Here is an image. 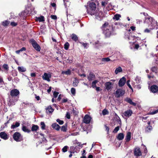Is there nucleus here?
<instances>
[{
	"label": "nucleus",
	"mask_w": 158,
	"mask_h": 158,
	"mask_svg": "<svg viewBox=\"0 0 158 158\" xmlns=\"http://www.w3.org/2000/svg\"><path fill=\"white\" fill-rule=\"evenodd\" d=\"M143 23L148 24L151 29H153L155 27L157 28L158 27V23L152 18L148 15L145 17Z\"/></svg>",
	"instance_id": "obj_1"
},
{
	"label": "nucleus",
	"mask_w": 158,
	"mask_h": 158,
	"mask_svg": "<svg viewBox=\"0 0 158 158\" xmlns=\"http://www.w3.org/2000/svg\"><path fill=\"white\" fill-rule=\"evenodd\" d=\"M103 33L106 37H109L112 34L113 30L112 27L108 25L107 23H105L102 26Z\"/></svg>",
	"instance_id": "obj_2"
},
{
	"label": "nucleus",
	"mask_w": 158,
	"mask_h": 158,
	"mask_svg": "<svg viewBox=\"0 0 158 158\" xmlns=\"http://www.w3.org/2000/svg\"><path fill=\"white\" fill-rule=\"evenodd\" d=\"M89 10H87V12L88 13L92 15L95 14V12L96 9V4L93 2H90L89 5Z\"/></svg>",
	"instance_id": "obj_3"
},
{
	"label": "nucleus",
	"mask_w": 158,
	"mask_h": 158,
	"mask_svg": "<svg viewBox=\"0 0 158 158\" xmlns=\"http://www.w3.org/2000/svg\"><path fill=\"white\" fill-rule=\"evenodd\" d=\"M94 15L95 16L96 19L98 20H102L104 17L103 12L99 10H98V11H95Z\"/></svg>",
	"instance_id": "obj_4"
},
{
	"label": "nucleus",
	"mask_w": 158,
	"mask_h": 158,
	"mask_svg": "<svg viewBox=\"0 0 158 158\" xmlns=\"http://www.w3.org/2000/svg\"><path fill=\"white\" fill-rule=\"evenodd\" d=\"M13 138L17 142H20L23 140L22 136L18 132H15L14 134Z\"/></svg>",
	"instance_id": "obj_5"
},
{
	"label": "nucleus",
	"mask_w": 158,
	"mask_h": 158,
	"mask_svg": "<svg viewBox=\"0 0 158 158\" xmlns=\"http://www.w3.org/2000/svg\"><path fill=\"white\" fill-rule=\"evenodd\" d=\"M30 43L32 44L33 48L37 51H40V47L36 42L33 39L30 40Z\"/></svg>",
	"instance_id": "obj_6"
},
{
	"label": "nucleus",
	"mask_w": 158,
	"mask_h": 158,
	"mask_svg": "<svg viewBox=\"0 0 158 158\" xmlns=\"http://www.w3.org/2000/svg\"><path fill=\"white\" fill-rule=\"evenodd\" d=\"M52 77L51 73L50 72L48 73H44L42 77L44 80L47 81L48 82L50 81V79Z\"/></svg>",
	"instance_id": "obj_7"
},
{
	"label": "nucleus",
	"mask_w": 158,
	"mask_h": 158,
	"mask_svg": "<svg viewBox=\"0 0 158 158\" xmlns=\"http://www.w3.org/2000/svg\"><path fill=\"white\" fill-rule=\"evenodd\" d=\"M125 93V90L122 89H118L115 91V95L116 97L119 98L123 95Z\"/></svg>",
	"instance_id": "obj_8"
},
{
	"label": "nucleus",
	"mask_w": 158,
	"mask_h": 158,
	"mask_svg": "<svg viewBox=\"0 0 158 158\" xmlns=\"http://www.w3.org/2000/svg\"><path fill=\"white\" fill-rule=\"evenodd\" d=\"M126 78L124 77L121 78L118 82V85L119 87H122L124 86L126 82Z\"/></svg>",
	"instance_id": "obj_9"
},
{
	"label": "nucleus",
	"mask_w": 158,
	"mask_h": 158,
	"mask_svg": "<svg viewBox=\"0 0 158 158\" xmlns=\"http://www.w3.org/2000/svg\"><path fill=\"white\" fill-rule=\"evenodd\" d=\"M150 91L153 93H158V86L156 85H153L151 86Z\"/></svg>",
	"instance_id": "obj_10"
},
{
	"label": "nucleus",
	"mask_w": 158,
	"mask_h": 158,
	"mask_svg": "<svg viewBox=\"0 0 158 158\" xmlns=\"http://www.w3.org/2000/svg\"><path fill=\"white\" fill-rule=\"evenodd\" d=\"M132 111L131 110L129 109L125 111L123 113V114L124 116L127 118H129L132 115Z\"/></svg>",
	"instance_id": "obj_11"
},
{
	"label": "nucleus",
	"mask_w": 158,
	"mask_h": 158,
	"mask_svg": "<svg viewBox=\"0 0 158 158\" xmlns=\"http://www.w3.org/2000/svg\"><path fill=\"white\" fill-rule=\"evenodd\" d=\"M19 91L17 89H14L11 90L10 94L12 97L17 96L19 94Z\"/></svg>",
	"instance_id": "obj_12"
},
{
	"label": "nucleus",
	"mask_w": 158,
	"mask_h": 158,
	"mask_svg": "<svg viewBox=\"0 0 158 158\" xmlns=\"http://www.w3.org/2000/svg\"><path fill=\"white\" fill-rule=\"evenodd\" d=\"M91 119L90 117L88 115H86L84 118L83 122L85 123L88 124L90 123Z\"/></svg>",
	"instance_id": "obj_13"
},
{
	"label": "nucleus",
	"mask_w": 158,
	"mask_h": 158,
	"mask_svg": "<svg viewBox=\"0 0 158 158\" xmlns=\"http://www.w3.org/2000/svg\"><path fill=\"white\" fill-rule=\"evenodd\" d=\"M113 84L110 82H107L105 84V89L107 90H109L111 89Z\"/></svg>",
	"instance_id": "obj_14"
},
{
	"label": "nucleus",
	"mask_w": 158,
	"mask_h": 158,
	"mask_svg": "<svg viewBox=\"0 0 158 158\" xmlns=\"http://www.w3.org/2000/svg\"><path fill=\"white\" fill-rule=\"evenodd\" d=\"M134 154L136 156H139L141 155V152L139 148H137L135 149Z\"/></svg>",
	"instance_id": "obj_15"
},
{
	"label": "nucleus",
	"mask_w": 158,
	"mask_h": 158,
	"mask_svg": "<svg viewBox=\"0 0 158 158\" xmlns=\"http://www.w3.org/2000/svg\"><path fill=\"white\" fill-rule=\"evenodd\" d=\"M125 101L133 106H135L136 105V103L133 102L131 99L128 98H126L125 99Z\"/></svg>",
	"instance_id": "obj_16"
},
{
	"label": "nucleus",
	"mask_w": 158,
	"mask_h": 158,
	"mask_svg": "<svg viewBox=\"0 0 158 158\" xmlns=\"http://www.w3.org/2000/svg\"><path fill=\"white\" fill-rule=\"evenodd\" d=\"M52 127L57 131H59L60 129V127L56 123H53L52 125Z\"/></svg>",
	"instance_id": "obj_17"
},
{
	"label": "nucleus",
	"mask_w": 158,
	"mask_h": 158,
	"mask_svg": "<svg viewBox=\"0 0 158 158\" xmlns=\"http://www.w3.org/2000/svg\"><path fill=\"white\" fill-rule=\"evenodd\" d=\"M54 111V109L51 106H49L46 108V112L48 113L52 114Z\"/></svg>",
	"instance_id": "obj_18"
},
{
	"label": "nucleus",
	"mask_w": 158,
	"mask_h": 158,
	"mask_svg": "<svg viewBox=\"0 0 158 158\" xmlns=\"http://www.w3.org/2000/svg\"><path fill=\"white\" fill-rule=\"evenodd\" d=\"M1 138L4 140H6L8 138L6 134L4 132H1Z\"/></svg>",
	"instance_id": "obj_19"
},
{
	"label": "nucleus",
	"mask_w": 158,
	"mask_h": 158,
	"mask_svg": "<svg viewBox=\"0 0 158 158\" xmlns=\"http://www.w3.org/2000/svg\"><path fill=\"white\" fill-rule=\"evenodd\" d=\"M131 133L130 132H128L127 133L125 139L126 142H129L131 139Z\"/></svg>",
	"instance_id": "obj_20"
},
{
	"label": "nucleus",
	"mask_w": 158,
	"mask_h": 158,
	"mask_svg": "<svg viewBox=\"0 0 158 158\" xmlns=\"http://www.w3.org/2000/svg\"><path fill=\"white\" fill-rule=\"evenodd\" d=\"M114 24L117 26V27L118 28H122L124 27V25L121 23H115Z\"/></svg>",
	"instance_id": "obj_21"
},
{
	"label": "nucleus",
	"mask_w": 158,
	"mask_h": 158,
	"mask_svg": "<svg viewBox=\"0 0 158 158\" xmlns=\"http://www.w3.org/2000/svg\"><path fill=\"white\" fill-rule=\"evenodd\" d=\"M39 129L38 126L37 125L33 124L31 127V131H33L36 132Z\"/></svg>",
	"instance_id": "obj_22"
},
{
	"label": "nucleus",
	"mask_w": 158,
	"mask_h": 158,
	"mask_svg": "<svg viewBox=\"0 0 158 158\" xmlns=\"http://www.w3.org/2000/svg\"><path fill=\"white\" fill-rule=\"evenodd\" d=\"M137 40H136L135 42H133L132 43L133 44H135V43H136L137 44H139L140 46L143 45L142 43V40H141L139 38H137Z\"/></svg>",
	"instance_id": "obj_23"
},
{
	"label": "nucleus",
	"mask_w": 158,
	"mask_h": 158,
	"mask_svg": "<svg viewBox=\"0 0 158 158\" xmlns=\"http://www.w3.org/2000/svg\"><path fill=\"white\" fill-rule=\"evenodd\" d=\"M124 135L123 133H120L118 134L117 136V139L119 140H122L124 138Z\"/></svg>",
	"instance_id": "obj_24"
},
{
	"label": "nucleus",
	"mask_w": 158,
	"mask_h": 158,
	"mask_svg": "<svg viewBox=\"0 0 158 158\" xmlns=\"http://www.w3.org/2000/svg\"><path fill=\"white\" fill-rule=\"evenodd\" d=\"M22 130L25 132L29 133L31 132V130L28 129L27 127L25 126H23L22 128Z\"/></svg>",
	"instance_id": "obj_25"
},
{
	"label": "nucleus",
	"mask_w": 158,
	"mask_h": 158,
	"mask_svg": "<svg viewBox=\"0 0 158 158\" xmlns=\"http://www.w3.org/2000/svg\"><path fill=\"white\" fill-rule=\"evenodd\" d=\"M18 70L20 72H24L26 71V69L23 66H19L18 67Z\"/></svg>",
	"instance_id": "obj_26"
},
{
	"label": "nucleus",
	"mask_w": 158,
	"mask_h": 158,
	"mask_svg": "<svg viewBox=\"0 0 158 158\" xmlns=\"http://www.w3.org/2000/svg\"><path fill=\"white\" fill-rule=\"evenodd\" d=\"M20 125V123L19 122H16L15 124H13L11 126V129H14L16 127H18Z\"/></svg>",
	"instance_id": "obj_27"
},
{
	"label": "nucleus",
	"mask_w": 158,
	"mask_h": 158,
	"mask_svg": "<svg viewBox=\"0 0 158 158\" xmlns=\"http://www.w3.org/2000/svg\"><path fill=\"white\" fill-rule=\"evenodd\" d=\"M71 37L72 39L75 41H77L78 40V37L75 34H72L71 36Z\"/></svg>",
	"instance_id": "obj_28"
},
{
	"label": "nucleus",
	"mask_w": 158,
	"mask_h": 158,
	"mask_svg": "<svg viewBox=\"0 0 158 158\" xmlns=\"http://www.w3.org/2000/svg\"><path fill=\"white\" fill-rule=\"evenodd\" d=\"M2 68L5 69V71L6 73H7L9 69L8 65L6 64H4L2 66Z\"/></svg>",
	"instance_id": "obj_29"
},
{
	"label": "nucleus",
	"mask_w": 158,
	"mask_h": 158,
	"mask_svg": "<svg viewBox=\"0 0 158 158\" xmlns=\"http://www.w3.org/2000/svg\"><path fill=\"white\" fill-rule=\"evenodd\" d=\"M8 104L9 106H10L15 105V101H13L12 99H10L8 102Z\"/></svg>",
	"instance_id": "obj_30"
},
{
	"label": "nucleus",
	"mask_w": 158,
	"mask_h": 158,
	"mask_svg": "<svg viewBox=\"0 0 158 158\" xmlns=\"http://www.w3.org/2000/svg\"><path fill=\"white\" fill-rule=\"evenodd\" d=\"M71 71L70 70L68 69L66 71H62V74H65L66 75H69L71 74Z\"/></svg>",
	"instance_id": "obj_31"
},
{
	"label": "nucleus",
	"mask_w": 158,
	"mask_h": 158,
	"mask_svg": "<svg viewBox=\"0 0 158 158\" xmlns=\"http://www.w3.org/2000/svg\"><path fill=\"white\" fill-rule=\"evenodd\" d=\"M122 68L119 67L118 68H117L115 71V73L116 74H117L118 73L121 72L122 71Z\"/></svg>",
	"instance_id": "obj_32"
},
{
	"label": "nucleus",
	"mask_w": 158,
	"mask_h": 158,
	"mask_svg": "<svg viewBox=\"0 0 158 158\" xmlns=\"http://www.w3.org/2000/svg\"><path fill=\"white\" fill-rule=\"evenodd\" d=\"M135 81L137 84L141 83V78L139 77H137L135 79Z\"/></svg>",
	"instance_id": "obj_33"
},
{
	"label": "nucleus",
	"mask_w": 158,
	"mask_h": 158,
	"mask_svg": "<svg viewBox=\"0 0 158 158\" xmlns=\"http://www.w3.org/2000/svg\"><path fill=\"white\" fill-rule=\"evenodd\" d=\"M121 16L119 14H116L113 17V19H115L116 20H119L120 18L121 17Z\"/></svg>",
	"instance_id": "obj_34"
},
{
	"label": "nucleus",
	"mask_w": 158,
	"mask_h": 158,
	"mask_svg": "<svg viewBox=\"0 0 158 158\" xmlns=\"http://www.w3.org/2000/svg\"><path fill=\"white\" fill-rule=\"evenodd\" d=\"M94 75L92 73H90L88 76V79L89 81H91L93 80L94 77Z\"/></svg>",
	"instance_id": "obj_35"
},
{
	"label": "nucleus",
	"mask_w": 158,
	"mask_h": 158,
	"mask_svg": "<svg viewBox=\"0 0 158 158\" xmlns=\"http://www.w3.org/2000/svg\"><path fill=\"white\" fill-rule=\"evenodd\" d=\"M125 38L127 39L128 40H131L133 39V37L130 35V34L128 33L125 35Z\"/></svg>",
	"instance_id": "obj_36"
},
{
	"label": "nucleus",
	"mask_w": 158,
	"mask_h": 158,
	"mask_svg": "<svg viewBox=\"0 0 158 158\" xmlns=\"http://www.w3.org/2000/svg\"><path fill=\"white\" fill-rule=\"evenodd\" d=\"M79 83L78 80L76 78H75V80L73 83V86L76 87L77 86Z\"/></svg>",
	"instance_id": "obj_37"
},
{
	"label": "nucleus",
	"mask_w": 158,
	"mask_h": 158,
	"mask_svg": "<svg viewBox=\"0 0 158 158\" xmlns=\"http://www.w3.org/2000/svg\"><path fill=\"white\" fill-rule=\"evenodd\" d=\"M98 82V81L97 80H94L93 81L92 84V86L93 88H94L96 87V84Z\"/></svg>",
	"instance_id": "obj_38"
},
{
	"label": "nucleus",
	"mask_w": 158,
	"mask_h": 158,
	"mask_svg": "<svg viewBox=\"0 0 158 158\" xmlns=\"http://www.w3.org/2000/svg\"><path fill=\"white\" fill-rule=\"evenodd\" d=\"M40 125H41V128L42 130L45 129V125L44 123L43 122H41L40 123Z\"/></svg>",
	"instance_id": "obj_39"
},
{
	"label": "nucleus",
	"mask_w": 158,
	"mask_h": 158,
	"mask_svg": "<svg viewBox=\"0 0 158 158\" xmlns=\"http://www.w3.org/2000/svg\"><path fill=\"white\" fill-rule=\"evenodd\" d=\"M44 18L43 16H41L40 17H39L37 18V20L39 21V22H42L44 20Z\"/></svg>",
	"instance_id": "obj_40"
},
{
	"label": "nucleus",
	"mask_w": 158,
	"mask_h": 158,
	"mask_svg": "<svg viewBox=\"0 0 158 158\" xmlns=\"http://www.w3.org/2000/svg\"><path fill=\"white\" fill-rule=\"evenodd\" d=\"M69 45L68 43L66 42L64 45V48L66 50H67L69 48Z\"/></svg>",
	"instance_id": "obj_41"
},
{
	"label": "nucleus",
	"mask_w": 158,
	"mask_h": 158,
	"mask_svg": "<svg viewBox=\"0 0 158 158\" xmlns=\"http://www.w3.org/2000/svg\"><path fill=\"white\" fill-rule=\"evenodd\" d=\"M9 23V22L7 21H5L2 22V25L4 26H7Z\"/></svg>",
	"instance_id": "obj_42"
},
{
	"label": "nucleus",
	"mask_w": 158,
	"mask_h": 158,
	"mask_svg": "<svg viewBox=\"0 0 158 158\" xmlns=\"http://www.w3.org/2000/svg\"><path fill=\"white\" fill-rule=\"evenodd\" d=\"M56 122L60 125H62L64 123V121L60 120L59 119H57L56 120Z\"/></svg>",
	"instance_id": "obj_43"
},
{
	"label": "nucleus",
	"mask_w": 158,
	"mask_h": 158,
	"mask_svg": "<svg viewBox=\"0 0 158 158\" xmlns=\"http://www.w3.org/2000/svg\"><path fill=\"white\" fill-rule=\"evenodd\" d=\"M68 147L67 146H65L62 149V151L64 152H66L67 151Z\"/></svg>",
	"instance_id": "obj_44"
},
{
	"label": "nucleus",
	"mask_w": 158,
	"mask_h": 158,
	"mask_svg": "<svg viewBox=\"0 0 158 158\" xmlns=\"http://www.w3.org/2000/svg\"><path fill=\"white\" fill-rule=\"evenodd\" d=\"M71 93L73 95H75L76 93V90L75 88H72L71 89Z\"/></svg>",
	"instance_id": "obj_45"
},
{
	"label": "nucleus",
	"mask_w": 158,
	"mask_h": 158,
	"mask_svg": "<svg viewBox=\"0 0 158 158\" xmlns=\"http://www.w3.org/2000/svg\"><path fill=\"white\" fill-rule=\"evenodd\" d=\"M110 60V59L108 58H105L102 59V61L104 62L109 61Z\"/></svg>",
	"instance_id": "obj_46"
},
{
	"label": "nucleus",
	"mask_w": 158,
	"mask_h": 158,
	"mask_svg": "<svg viewBox=\"0 0 158 158\" xmlns=\"http://www.w3.org/2000/svg\"><path fill=\"white\" fill-rule=\"evenodd\" d=\"M157 113H158V109L155 110L153 111L152 112L149 113V114L152 115L154 114H156Z\"/></svg>",
	"instance_id": "obj_47"
},
{
	"label": "nucleus",
	"mask_w": 158,
	"mask_h": 158,
	"mask_svg": "<svg viewBox=\"0 0 158 158\" xmlns=\"http://www.w3.org/2000/svg\"><path fill=\"white\" fill-rule=\"evenodd\" d=\"M119 126H117L114 128L113 131V132L114 133H117V131L119 130Z\"/></svg>",
	"instance_id": "obj_48"
},
{
	"label": "nucleus",
	"mask_w": 158,
	"mask_h": 158,
	"mask_svg": "<svg viewBox=\"0 0 158 158\" xmlns=\"http://www.w3.org/2000/svg\"><path fill=\"white\" fill-rule=\"evenodd\" d=\"M102 114L103 115L107 114L108 113V111L106 109H104L102 111Z\"/></svg>",
	"instance_id": "obj_49"
},
{
	"label": "nucleus",
	"mask_w": 158,
	"mask_h": 158,
	"mask_svg": "<svg viewBox=\"0 0 158 158\" xmlns=\"http://www.w3.org/2000/svg\"><path fill=\"white\" fill-rule=\"evenodd\" d=\"M66 127L65 126H63L62 127L61 130L62 131L65 132L66 131Z\"/></svg>",
	"instance_id": "obj_50"
},
{
	"label": "nucleus",
	"mask_w": 158,
	"mask_h": 158,
	"mask_svg": "<svg viewBox=\"0 0 158 158\" xmlns=\"http://www.w3.org/2000/svg\"><path fill=\"white\" fill-rule=\"evenodd\" d=\"M59 94V93L58 92H57L56 91H54L53 93V96L54 97V98H56L57 97V96L58 94Z\"/></svg>",
	"instance_id": "obj_51"
},
{
	"label": "nucleus",
	"mask_w": 158,
	"mask_h": 158,
	"mask_svg": "<svg viewBox=\"0 0 158 158\" xmlns=\"http://www.w3.org/2000/svg\"><path fill=\"white\" fill-rule=\"evenodd\" d=\"M139 46L140 45H139V44H137L136 43L135 44L134 48L137 49L139 48Z\"/></svg>",
	"instance_id": "obj_52"
},
{
	"label": "nucleus",
	"mask_w": 158,
	"mask_h": 158,
	"mask_svg": "<svg viewBox=\"0 0 158 158\" xmlns=\"http://www.w3.org/2000/svg\"><path fill=\"white\" fill-rule=\"evenodd\" d=\"M107 2L106 1H102L101 4L102 6H105L107 4Z\"/></svg>",
	"instance_id": "obj_53"
},
{
	"label": "nucleus",
	"mask_w": 158,
	"mask_h": 158,
	"mask_svg": "<svg viewBox=\"0 0 158 158\" xmlns=\"http://www.w3.org/2000/svg\"><path fill=\"white\" fill-rule=\"evenodd\" d=\"M52 19H53L56 20L57 19V17L55 15H52L51 16Z\"/></svg>",
	"instance_id": "obj_54"
},
{
	"label": "nucleus",
	"mask_w": 158,
	"mask_h": 158,
	"mask_svg": "<svg viewBox=\"0 0 158 158\" xmlns=\"http://www.w3.org/2000/svg\"><path fill=\"white\" fill-rule=\"evenodd\" d=\"M10 24L12 26H15L17 25V23L14 22H12L10 23Z\"/></svg>",
	"instance_id": "obj_55"
},
{
	"label": "nucleus",
	"mask_w": 158,
	"mask_h": 158,
	"mask_svg": "<svg viewBox=\"0 0 158 158\" xmlns=\"http://www.w3.org/2000/svg\"><path fill=\"white\" fill-rule=\"evenodd\" d=\"M66 117L69 119L70 118V114L68 112H67L66 114Z\"/></svg>",
	"instance_id": "obj_56"
},
{
	"label": "nucleus",
	"mask_w": 158,
	"mask_h": 158,
	"mask_svg": "<svg viewBox=\"0 0 158 158\" xmlns=\"http://www.w3.org/2000/svg\"><path fill=\"white\" fill-rule=\"evenodd\" d=\"M151 28L150 29H146L144 30V32L145 33H149L150 31Z\"/></svg>",
	"instance_id": "obj_57"
},
{
	"label": "nucleus",
	"mask_w": 158,
	"mask_h": 158,
	"mask_svg": "<svg viewBox=\"0 0 158 158\" xmlns=\"http://www.w3.org/2000/svg\"><path fill=\"white\" fill-rule=\"evenodd\" d=\"M142 22V21L141 20H136V23L137 24H139L140 23H141Z\"/></svg>",
	"instance_id": "obj_58"
},
{
	"label": "nucleus",
	"mask_w": 158,
	"mask_h": 158,
	"mask_svg": "<svg viewBox=\"0 0 158 158\" xmlns=\"http://www.w3.org/2000/svg\"><path fill=\"white\" fill-rule=\"evenodd\" d=\"M136 88L138 89H140L141 88V85L140 84H139L137 85Z\"/></svg>",
	"instance_id": "obj_59"
},
{
	"label": "nucleus",
	"mask_w": 158,
	"mask_h": 158,
	"mask_svg": "<svg viewBox=\"0 0 158 158\" xmlns=\"http://www.w3.org/2000/svg\"><path fill=\"white\" fill-rule=\"evenodd\" d=\"M87 44H88L87 43H83L82 44V45L85 48H87Z\"/></svg>",
	"instance_id": "obj_60"
},
{
	"label": "nucleus",
	"mask_w": 158,
	"mask_h": 158,
	"mask_svg": "<svg viewBox=\"0 0 158 158\" xmlns=\"http://www.w3.org/2000/svg\"><path fill=\"white\" fill-rule=\"evenodd\" d=\"M127 85L131 89V90H133V89L131 86V85H130V83H127Z\"/></svg>",
	"instance_id": "obj_61"
},
{
	"label": "nucleus",
	"mask_w": 158,
	"mask_h": 158,
	"mask_svg": "<svg viewBox=\"0 0 158 158\" xmlns=\"http://www.w3.org/2000/svg\"><path fill=\"white\" fill-rule=\"evenodd\" d=\"M151 70L153 72H155L156 71V68L155 67H153L152 68Z\"/></svg>",
	"instance_id": "obj_62"
},
{
	"label": "nucleus",
	"mask_w": 158,
	"mask_h": 158,
	"mask_svg": "<svg viewBox=\"0 0 158 158\" xmlns=\"http://www.w3.org/2000/svg\"><path fill=\"white\" fill-rule=\"evenodd\" d=\"M130 29L132 31H134L135 30V27L134 26H131L130 27Z\"/></svg>",
	"instance_id": "obj_63"
},
{
	"label": "nucleus",
	"mask_w": 158,
	"mask_h": 158,
	"mask_svg": "<svg viewBox=\"0 0 158 158\" xmlns=\"http://www.w3.org/2000/svg\"><path fill=\"white\" fill-rule=\"evenodd\" d=\"M95 88H96V90L97 91H100V87H96Z\"/></svg>",
	"instance_id": "obj_64"
}]
</instances>
